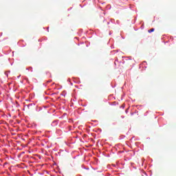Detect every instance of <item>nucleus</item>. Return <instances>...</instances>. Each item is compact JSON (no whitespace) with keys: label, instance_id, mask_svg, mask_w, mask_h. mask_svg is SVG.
<instances>
[{"label":"nucleus","instance_id":"obj_1","mask_svg":"<svg viewBox=\"0 0 176 176\" xmlns=\"http://www.w3.org/2000/svg\"><path fill=\"white\" fill-rule=\"evenodd\" d=\"M153 31H155V29L151 28V29L148 30V32L151 33V32H153Z\"/></svg>","mask_w":176,"mask_h":176}]
</instances>
